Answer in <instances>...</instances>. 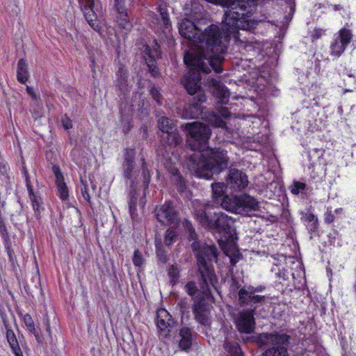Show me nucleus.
Wrapping results in <instances>:
<instances>
[{
    "instance_id": "obj_1",
    "label": "nucleus",
    "mask_w": 356,
    "mask_h": 356,
    "mask_svg": "<svg viewBox=\"0 0 356 356\" xmlns=\"http://www.w3.org/2000/svg\"><path fill=\"white\" fill-rule=\"evenodd\" d=\"M181 127L188 134V148L194 151L187 163L191 172L197 177L210 179L227 168L229 160L227 152L208 146L211 135L209 126L200 122H193L182 124Z\"/></svg>"
},
{
    "instance_id": "obj_2",
    "label": "nucleus",
    "mask_w": 356,
    "mask_h": 356,
    "mask_svg": "<svg viewBox=\"0 0 356 356\" xmlns=\"http://www.w3.org/2000/svg\"><path fill=\"white\" fill-rule=\"evenodd\" d=\"M197 47L190 49L184 56V62H188L207 72L212 68L216 73L222 72L224 60L222 54L227 50V40L218 26L211 24L202 29L195 42Z\"/></svg>"
},
{
    "instance_id": "obj_3",
    "label": "nucleus",
    "mask_w": 356,
    "mask_h": 356,
    "mask_svg": "<svg viewBox=\"0 0 356 356\" xmlns=\"http://www.w3.org/2000/svg\"><path fill=\"white\" fill-rule=\"evenodd\" d=\"M188 238L193 241L191 248L195 252L198 266V284L205 296L211 294V287L218 291V281L212 264L217 260L218 250L215 245H207L197 241V235L191 222L187 220L183 222Z\"/></svg>"
},
{
    "instance_id": "obj_4",
    "label": "nucleus",
    "mask_w": 356,
    "mask_h": 356,
    "mask_svg": "<svg viewBox=\"0 0 356 356\" xmlns=\"http://www.w3.org/2000/svg\"><path fill=\"white\" fill-rule=\"evenodd\" d=\"M142 174L135 168V151L134 149L127 148L124 154V161L122 163V175L126 179L125 184L129 186V208L131 218L134 220H137L138 214L136 211L138 194L137 187L140 181L145 191L150 181V175L147 168L145 159H143Z\"/></svg>"
},
{
    "instance_id": "obj_5",
    "label": "nucleus",
    "mask_w": 356,
    "mask_h": 356,
    "mask_svg": "<svg viewBox=\"0 0 356 356\" xmlns=\"http://www.w3.org/2000/svg\"><path fill=\"white\" fill-rule=\"evenodd\" d=\"M227 184L222 182L211 184L213 198L216 204H220L227 211L241 215H249L252 211H259L260 202L254 197L242 194L229 197L225 195Z\"/></svg>"
},
{
    "instance_id": "obj_6",
    "label": "nucleus",
    "mask_w": 356,
    "mask_h": 356,
    "mask_svg": "<svg viewBox=\"0 0 356 356\" xmlns=\"http://www.w3.org/2000/svg\"><path fill=\"white\" fill-rule=\"evenodd\" d=\"M210 207L209 204H204L197 208L195 210L196 220L202 226L222 233L226 238H228L232 233L234 220L221 211L211 213L208 211Z\"/></svg>"
},
{
    "instance_id": "obj_7",
    "label": "nucleus",
    "mask_w": 356,
    "mask_h": 356,
    "mask_svg": "<svg viewBox=\"0 0 356 356\" xmlns=\"http://www.w3.org/2000/svg\"><path fill=\"white\" fill-rule=\"evenodd\" d=\"M222 2L227 6L222 21L227 27V32L231 34L238 29H247L250 8L246 5L245 1L222 0Z\"/></svg>"
},
{
    "instance_id": "obj_8",
    "label": "nucleus",
    "mask_w": 356,
    "mask_h": 356,
    "mask_svg": "<svg viewBox=\"0 0 356 356\" xmlns=\"http://www.w3.org/2000/svg\"><path fill=\"white\" fill-rule=\"evenodd\" d=\"M291 337L286 333H262L259 336L258 342L266 347L262 356H289L288 348Z\"/></svg>"
},
{
    "instance_id": "obj_9",
    "label": "nucleus",
    "mask_w": 356,
    "mask_h": 356,
    "mask_svg": "<svg viewBox=\"0 0 356 356\" xmlns=\"http://www.w3.org/2000/svg\"><path fill=\"white\" fill-rule=\"evenodd\" d=\"M199 287L195 282L190 281L186 283L184 289L188 296L194 298L193 312L195 320L203 325H207L209 323V305L204 300L213 299L212 289L213 287H211V294L209 296H205L201 291V287Z\"/></svg>"
},
{
    "instance_id": "obj_10",
    "label": "nucleus",
    "mask_w": 356,
    "mask_h": 356,
    "mask_svg": "<svg viewBox=\"0 0 356 356\" xmlns=\"http://www.w3.org/2000/svg\"><path fill=\"white\" fill-rule=\"evenodd\" d=\"M184 63L190 67L189 72L181 79L184 88L189 95L197 97L199 102H205L206 95L201 86L202 76L200 73L208 74L211 72V68L207 72H204L198 66L193 65L188 62Z\"/></svg>"
},
{
    "instance_id": "obj_11",
    "label": "nucleus",
    "mask_w": 356,
    "mask_h": 356,
    "mask_svg": "<svg viewBox=\"0 0 356 356\" xmlns=\"http://www.w3.org/2000/svg\"><path fill=\"white\" fill-rule=\"evenodd\" d=\"M266 289L264 285L256 286L249 285L244 286L238 291V304L239 306L254 305L258 307L265 302L266 296L257 294Z\"/></svg>"
},
{
    "instance_id": "obj_12",
    "label": "nucleus",
    "mask_w": 356,
    "mask_h": 356,
    "mask_svg": "<svg viewBox=\"0 0 356 356\" xmlns=\"http://www.w3.org/2000/svg\"><path fill=\"white\" fill-rule=\"evenodd\" d=\"M240 307L244 309L240 311L234 318L236 327L241 333L251 334L255 328L254 314L257 307L254 305Z\"/></svg>"
},
{
    "instance_id": "obj_13",
    "label": "nucleus",
    "mask_w": 356,
    "mask_h": 356,
    "mask_svg": "<svg viewBox=\"0 0 356 356\" xmlns=\"http://www.w3.org/2000/svg\"><path fill=\"white\" fill-rule=\"evenodd\" d=\"M200 31H202L201 20L184 18L179 23V32L180 35L195 44Z\"/></svg>"
},
{
    "instance_id": "obj_14",
    "label": "nucleus",
    "mask_w": 356,
    "mask_h": 356,
    "mask_svg": "<svg viewBox=\"0 0 356 356\" xmlns=\"http://www.w3.org/2000/svg\"><path fill=\"white\" fill-rule=\"evenodd\" d=\"M227 187L232 193H238L244 190L248 185V176L243 171L231 168L226 179Z\"/></svg>"
},
{
    "instance_id": "obj_15",
    "label": "nucleus",
    "mask_w": 356,
    "mask_h": 356,
    "mask_svg": "<svg viewBox=\"0 0 356 356\" xmlns=\"http://www.w3.org/2000/svg\"><path fill=\"white\" fill-rule=\"evenodd\" d=\"M156 217L162 225L176 226L179 223L177 213L170 202H165L155 209Z\"/></svg>"
},
{
    "instance_id": "obj_16",
    "label": "nucleus",
    "mask_w": 356,
    "mask_h": 356,
    "mask_svg": "<svg viewBox=\"0 0 356 356\" xmlns=\"http://www.w3.org/2000/svg\"><path fill=\"white\" fill-rule=\"evenodd\" d=\"M352 38L353 34L349 29H341L339 31V35L334 38L330 44V55L336 57L341 56Z\"/></svg>"
},
{
    "instance_id": "obj_17",
    "label": "nucleus",
    "mask_w": 356,
    "mask_h": 356,
    "mask_svg": "<svg viewBox=\"0 0 356 356\" xmlns=\"http://www.w3.org/2000/svg\"><path fill=\"white\" fill-rule=\"evenodd\" d=\"M156 324L161 335L165 338L169 336L176 322L165 309L161 308L156 312Z\"/></svg>"
},
{
    "instance_id": "obj_18",
    "label": "nucleus",
    "mask_w": 356,
    "mask_h": 356,
    "mask_svg": "<svg viewBox=\"0 0 356 356\" xmlns=\"http://www.w3.org/2000/svg\"><path fill=\"white\" fill-rule=\"evenodd\" d=\"M160 54L161 51L157 44H156L153 48L146 46L143 51V58L147 65L149 72L154 78L160 76V72L156 65V59L160 57Z\"/></svg>"
},
{
    "instance_id": "obj_19",
    "label": "nucleus",
    "mask_w": 356,
    "mask_h": 356,
    "mask_svg": "<svg viewBox=\"0 0 356 356\" xmlns=\"http://www.w3.org/2000/svg\"><path fill=\"white\" fill-rule=\"evenodd\" d=\"M205 84L209 88L218 103L226 104L229 101V92L226 86L214 78L209 77Z\"/></svg>"
},
{
    "instance_id": "obj_20",
    "label": "nucleus",
    "mask_w": 356,
    "mask_h": 356,
    "mask_svg": "<svg viewBox=\"0 0 356 356\" xmlns=\"http://www.w3.org/2000/svg\"><path fill=\"white\" fill-rule=\"evenodd\" d=\"M23 174L25 177L26 186L29 192V196L31 202L32 207L34 211V215L38 220H40L42 212L44 210V208L42 206L43 203L42 198L40 195L34 193L29 175L26 169L23 170Z\"/></svg>"
},
{
    "instance_id": "obj_21",
    "label": "nucleus",
    "mask_w": 356,
    "mask_h": 356,
    "mask_svg": "<svg viewBox=\"0 0 356 356\" xmlns=\"http://www.w3.org/2000/svg\"><path fill=\"white\" fill-rule=\"evenodd\" d=\"M113 8L117 13L119 26L122 29L129 30L132 25L128 17L126 0H113Z\"/></svg>"
},
{
    "instance_id": "obj_22",
    "label": "nucleus",
    "mask_w": 356,
    "mask_h": 356,
    "mask_svg": "<svg viewBox=\"0 0 356 356\" xmlns=\"http://www.w3.org/2000/svg\"><path fill=\"white\" fill-rule=\"evenodd\" d=\"M81 7L84 13V17L90 27L95 31L99 32L101 30V26L97 19V5L95 3V1L92 5H88V3H85L81 5Z\"/></svg>"
},
{
    "instance_id": "obj_23",
    "label": "nucleus",
    "mask_w": 356,
    "mask_h": 356,
    "mask_svg": "<svg viewBox=\"0 0 356 356\" xmlns=\"http://www.w3.org/2000/svg\"><path fill=\"white\" fill-rule=\"evenodd\" d=\"M52 171L56 177V185L58 190V195L63 201H65L68 199L69 191L64 181V177L60 172L59 166L58 165H54L52 167Z\"/></svg>"
},
{
    "instance_id": "obj_24",
    "label": "nucleus",
    "mask_w": 356,
    "mask_h": 356,
    "mask_svg": "<svg viewBox=\"0 0 356 356\" xmlns=\"http://www.w3.org/2000/svg\"><path fill=\"white\" fill-rule=\"evenodd\" d=\"M159 17L155 19L156 21V23L167 38L168 34L170 33L172 28L168 9L165 7L159 6Z\"/></svg>"
},
{
    "instance_id": "obj_25",
    "label": "nucleus",
    "mask_w": 356,
    "mask_h": 356,
    "mask_svg": "<svg viewBox=\"0 0 356 356\" xmlns=\"http://www.w3.org/2000/svg\"><path fill=\"white\" fill-rule=\"evenodd\" d=\"M203 102H199L197 97H193L190 103L187 104L182 113V118L186 119L197 118L202 113L201 104Z\"/></svg>"
},
{
    "instance_id": "obj_26",
    "label": "nucleus",
    "mask_w": 356,
    "mask_h": 356,
    "mask_svg": "<svg viewBox=\"0 0 356 356\" xmlns=\"http://www.w3.org/2000/svg\"><path fill=\"white\" fill-rule=\"evenodd\" d=\"M160 138L163 146L166 149V152H168L167 148H174L182 141V138L177 130L172 132L168 131L167 134H161Z\"/></svg>"
},
{
    "instance_id": "obj_27",
    "label": "nucleus",
    "mask_w": 356,
    "mask_h": 356,
    "mask_svg": "<svg viewBox=\"0 0 356 356\" xmlns=\"http://www.w3.org/2000/svg\"><path fill=\"white\" fill-rule=\"evenodd\" d=\"M178 341L179 347L181 350L188 351L191 346L193 341V334L191 330L188 327H184L179 330Z\"/></svg>"
},
{
    "instance_id": "obj_28",
    "label": "nucleus",
    "mask_w": 356,
    "mask_h": 356,
    "mask_svg": "<svg viewBox=\"0 0 356 356\" xmlns=\"http://www.w3.org/2000/svg\"><path fill=\"white\" fill-rule=\"evenodd\" d=\"M223 348L229 356H244L238 343L235 340H232L229 337L225 338Z\"/></svg>"
},
{
    "instance_id": "obj_29",
    "label": "nucleus",
    "mask_w": 356,
    "mask_h": 356,
    "mask_svg": "<svg viewBox=\"0 0 356 356\" xmlns=\"http://www.w3.org/2000/svg\"><path fill=\"white\" fill-rule=\"evenodd\" d=\"M118 79L116 81V86L120 90V96H125L129 92V86L127 84V72L123 67H120L118 72Z\"/></svg>"
},
{
    "instance_id": "obj_30",
    "label": "nucleus",
    "mask_w": 356,
    "mask_h": 356,
    "mask_svg": "<svg viewBox=\"0 0 356 356\" xmlns=\"http://www.w3.org/2000/svg\"><path fill=\"white\" fill-rule=\"evenodd\" d=\"M158 127L162 134H167L177 131V127L174 120L167 117L163 116L158 120Z\"/></svg>"
},
{
    "instance_id": "obj_31",
    "label": "nucleus",
    "mask_w": 356,
    "mask_h": 356,
    "mask_svg": "<svg viewBox=\"0 0 356 356\" xmlns=\"http://www.w3.org/2000/svg\"><path fill=\"white\" fill-rule=\"evenodd\" d=\"M28 65L25 60L19 59L17 63V77L19 82L24 83L29 79Z\"/></svg>"
},
{
    "instance_id": "obj_32",
    "label": "nucleus",
    "mask_w": 356,
    "mask_h": 356,
    "mask_svg": "<svg viewBox=\"0 0 356 356\" xmlns=\"http://www.w3.org/2000/svg\"><path fill=\"white\" fill-rule=\"evenodd\" d=\"M170 172L177 191L179 193H184L186 190V184L180 172L177 168H173L171 169Z\"/></svg>"
},
{
    "instance_id": "obj_33",
    "label": "nucleus",
    "mask_w": 356,
    "mask_h": 356,
    "mask_svg": "<svg viewBox=\"0 0 356 356\" xmlns=\"http://www.w3.org/2000/svg\"><path fill=\"white\" fill-rule=\"evenodd\" d=\"M181 268L177 265H170L167 269L170 283L174 286L179 282L180 278Z\"/></svg>"
},
{
    "instance_id": "obj_34",
    "label": "nucleus",
    "mask_w": 356,
    "mask_h": 356,
    "mask_svg": "<svg viewBox=\"0 0 356 356\" xmlns=\"http://www.w3.org/2000/svg\"><path fill=\"white\" fill-rule=\"evenodd\" d=\"M208 120L213 127L221 128L226 127L225 122L218 114L213 112L209 114Z\"/></svg>"
},
{
    "instance_id": "obj_35",
    "label": "nucleus",
    "mask_w": 356,
    "mask_h": 356,
    "mask_svg": "<svg viewBox=\"0 0 356 356\" xmlns=\"http://www.w3.org/2000/svg\"><path fill=\"white\" fill-rule=\"evenodd\" d=\"M6 339L12 350L19 351V345L13 330L6 332Z\"/></svg>"
},
{
    "instance_id": "obj_36",
    "label": "nucleus",
    "mask_w": 356,
    "mask_h": 356,
    "mask_svg": "<svg viewBox=\"0 0 356 356\" xmlns=\"http://www.w3.org/2000/svg\"><path fill=\"white\" fill-rule=\"evenodd\" d=\"M156 253L159 261L162 264H166L168 261V257L166 252L164 250L163 245L159 243L156 244Z\"/></svg>"
},
{
    "instance_id": "obj_37",
    "label": "nucleus",
    "mask_w": 356,
    "mask_h": 356,
    "mask_svg": "<svg viewBox=\"0 0 356 356\" xmlns=\"http://www.w3.org/2000/svg\"><path fill=\"white\" fill-rule=\"evenodd\" d=\"M177 232L174 229H168L165 232L164 240V243L165 245H170L174 242V239L177 237Z\"/></svg>"
},
{
    "instance_id": "obj_38",
    "label": "nucleus",
    "mask_w": 356,
    "mask_h": 356,
    "mask_svg": "<svg viewBox=\"0 0 356 356\" xmlns=\"http://www.w3.org/2000/svg\"><path fill=\"white\" fill-rule=\"evenodd\" d=\"M149 93L153 99L159 104H162L163 96L160 93L159 90L155 87L152 86L149 90Z\"/></svg>"
},
{
    "instance_id": "obj_39",
    "label": "nucleus",
    "mask_w": 356,
    "mask_h": 356,
    "mask_svg": "<svg viewBox=\"0 0 356 356\" xmlns=\"http://www.w3.org/2000/svg\"><path fill=\"white\" fill-rule=\"evenodd\" d=\"M133 263L134 266L137 267H141L144 264V259L142 253L138 250L134 251Z\"/></svg>"
},
{
    "instance_id": "obj_40",
    "label": "nucleus",
    "mask_w": 356,
    "mask_h": 356,
    "mask_svg": "<svg viewBox=\"0 0 356 356\" xmlns=\"http://www.w3.org/2000/svg\"><path fill=\"white\" fill-rule=\"evenodd\" d=\"M306 187L305 183L300 181H294L291 186V193L298 195L300 192L302 191Z\"/></svg>"
},
{
    "instance_id": "obj_41",
    "label": "nucleus",
    "mask_w": 356,
    "mask_h": 356,
    "mask_svg": "<svg viewBox=\"0 0 356 356\" xmlns=\"http://www.w3.org/2000/svg\"><path fill=\"white\" fill-rule=\"evenodd\" d=\"M81 183H82V186L81 188V193L82 197H83V199L86 201H87L88 203H90V196L89 195L87 186L85 184H83V180H81Z\"/></svg>"
},
{
    "instance_id": "obj_42",
    "label": "nucleus",
    "mask_w": 356,
    "mask_h": 356,
    "mask_svg": "<svg viewBox=\"0 0 356 356\" xmlns=\"http://www.w3.org/2000/svg\"><path fill=\"white\" fill-rule=\"evenodd\" d=\"M292 274L286 269L279 270V272L276 273V275L279 279H282L283 280H289L290 275Z\"/></svg>"
},
{
    "instance_id": "obj_43",
    "label": "nucleus",
    "mask_w": 356,
    "mask_h": 356,
    "mask_svg": "<svg viewBox=\"0 0 356 356\" xmlns=\"http://www.w3.org/2000/svg\"><path fill=\"white\" fill-rule=\"evenodd\" d=\"M307 229L309 230V232L311 234L316 233L318 228V220H316L314 222L308 223L307 225Z\"/></svg>"
},
{
    "instance_id": "obj_44",
    "label": "nucleus",
    "mask_w": 356,
    "mask_h": 356,
    "mask_svg": "<svg viewBox=\"0 0 356 356\" xmlns=\"http://www.w3.org/2000/svg\"><path fill=\"white\" fill-rule=\"evenodd\" d=\"M325 33V30L322 29H315L312 34V37L314 40L319 39Z\"/></svg>"
},
{
    "instance_id": "obj_45",
    "label": "nucleus",
    "mask_w": 356,
    "mask_h": 356,
    "mask_svg": "<svg viewBox=\"0 0 356 356\" xmlns=\"http://www.w3.org/2000/svg\"><path fill=\"white\" fill-rule=\"evenodd\" d=\"M61 122H62V124H63V127L65 129H69L72 127V121L68 117H67V116L63 117L61 120Z\"/></svg>"
},
{
    "instance_id": "obj_46",
    "label": "nucleus",
    "mask_w": 356,
    "mask_h": 356,
    "mask_svg": "<svg viewBox=\"0 0 356 356\" xmlns=\"http://www.w3.org/2000/svg\"><path fill=\"white\" fill-rule=\"evenodd\" d=\"M334 220V215L332 210L327 209L325 213V222L330 224Z\"/></svg>"
},
{
    "instance_id": "obj_47",
    "label": "nucleus",
    "mask_w": 356,
    "mask_h": 356,
    "mask_svg": "<svg viewBox=\"0 0 356 356\" xmlns=\"http://www.w3.org/2000/svg\"><path fill=\"white\" fill-rule=\"evenodd\" d=\"M305 220L308 223L314 222L318 220L317 217L312 213H307L305 216Z\"/></svg>"
},
{
    "instance_id": "obj_48",
    "label": "nucleus",
    "mask_w": 356,
    "mask_h": 356,
    "mask_svg": "<svg viewBox=\"0 0 356 356\" xmlns=\"http://www.w3.org/2000/svg\"><path fill=\"white\" fill-rule=\"evenodd\" d=\"M23 321L27 327L34 324L31 316L29 314H26L24 316Z\"/></svg>"
},
{
    "instance_id": "obj_49",
    "label": "nucleus",
    "mask_w": 356,
    "mask_h": 356,
    "mask_svg": "<svg viewBox=\"0 0 356 356\" xmlns=\"http://www.w3.org/2000/svg\"><path fill=\"white\" fill-rule=\"evenodd\" d=\"M122 131L127 134L131 129L130 122L128 120L122 122Z\"/></svg>"
},
{
    "instance_id": "obj_50",
    "label": "nucleus",
    "mask_w": 356,
    "mask_h": 356,
    "mask_svg": "<svg viewBox=\"0 0 356 356\" xmlns=\"http://www.w3.org/2000/svg\"><path fill=\"white\" fill-rule=\"evenodd\" d=\"M0 233L2 234V236H8L6 226L4 223V222L0 219Z\"/></svg>"
},
{
    "instance_id": "obj_51",
    "label": "nucleus",
    "mask_w": 356,
    "mask_h": 356,
    "mask_svg": "<svg viewBox=\"0 0 356 356\" xmlns=\"http://www.w3.org/2000/svg\"><path fill=\"white\" fill-rule=\"evenodd\" d=\"M219 113L222 117L224 118H228L230 116V113L227 108L222 107L219 110Z\"/></svg>"
},
{
    "instance_id": "obj_52",
    "label": "nucleus",
    "mask_w": 356,
    "mask_h": 356,
    "mask_svg": "<svg viewBox=\"0 0 356 356\" xmlns=\"http://www.w3.org/2000/svg\"><path fill=\"white\" fill-rule=\"evenodd\" d=\"M26 91L28 94L34 99L38 98L36 93L34 92L33 89L29 86L26 87Z\"/></svg>"
},
{
    "instance_id": "obj_53",
    "label": "nucleus",
    "mask_w": 356,
    "mask_h": 356,
    "mask_svg": "<svg viewBox=\"0 0 356 356\" xmlns=\"http://www.w3.org/2000/svg\"><path fill=\"white\" fill-rule=\"evenodd\" d=\"M314 151L316 154V156L318 157V159L322 158L325 152L323 149H314Z\"/></svg>"
},
{
    "instance_id": "obj_54",
    "label": "nucleus",
    "mask_w": 356,
    "mask_h": 356,
    "mask_svg": "<svg viewBox=\"0 0 356 356\" xmlns=\"http://www.w3.org/2000/svg\"><path fill=\"white\" fill-rule=\"evenodd\" d=\"M3 323L6 332H8V330H13L11 329L10 325L8 323V321L6 318H3Z\"/></svg>"
},
{
    "instance_id": "obj_55",
    "label": "nucleus",
    "mask_w": 356,
    "mask_h": 356,
    "mask_svg": "<svg viewBox=\"0 0 356 356\" xmlns=\"http://www.w3.org/2000/svg\"><path fill=\"white\" fill-rule=\"evenodd\" d=\"M35 337V339L36 341L40 343H42V335L40 334V332H37L35 334H34Z\"/></svg>"
},
{
    "instance_id": "obj_56",
    "label": "nucleus",
    "mask_w": 356,
    "mask_h": 356,
    "mask_svg": "<svg viewBox=\"0 0 356 356\" xmlns=\"http://www.w3.org/2000/svg\"><path fill=\"white\" fill-rule=\"evenodd\" d=\"M93 1H94V0H79V3L81 6L83 5L85 3H88V4L92 5V4H93Z\"/></svg>"
},
{
    "instance_id": "obj_57",
    "label": "nucleus",
    "mask_w": 356,
    "mask_h": 356,
    "mask_svg": "<svg viewBox=\"0 0 356 356\" xmlns=\"http://www.w3.org/2000/svg\"><path fill=\"white\" fill-rule=\"evenodd\" d=\"M29 331L31 333H33V334H35L38 331L36 330L35 327V325H32L29 327H27Z\"/></svg>"
},
{
    "instance_id": "obj_58",
    "label": "nucleus",
    "mask_w": 356,
    "mask_h": 356,
    "mask_svg": "<svg viewBox=\"0 0 356 356\" xmlns=\"http://www.w3.org/2000/svg\"><path fill=\"white\" fill-rule=\"evenodd\" d=\"M15 356H23L22 351L21 348H19V351L18 353L17 350H13Z\"/></svg>"
},
{
    "instance_id": "obj_59",
    "label": "nucleus",
    "mask_w": 356,
    "mask_h": 356,
    "mask_svg": "<svg viewBox=\"0 0 356 356\" xmlns=\"http://www.w3.org/2000/svg\"><path fill=\"white\" fill-rule=\"evenodd\" d=\"M46 330L47 332L49 333V334L50 335L51 334V330H50V325H49V321H47V327H46Z\"/></svg>"
},
{
    "instance_id": "obj_60",
    "label": "nucleus",
    "mask_w": 356,
    "mask_h": 356,
    "mask_svg": "<svg viewBox=\"0 0 356 356\" xmlns=\"http://www.w3.org/2000/svg\"><path fill=\"white\" fill-rule=\"evenodd\" d=\"M245 48L246 49H252V48H253L252 45L250 44H248L245 46Z\"/></svg>"
},
{
    "instance_id": "obj_61",
    "label": "nucleus",
    "mask_w": 356,
    "mask_h": 356,
    "mask_svg": "<svg viewBox=\"0 0 356 356\" xmlns=\"http://www.w3.org/2000/svg\"><path fill=\"white\" fill-rule=\"evenodd\" d=\"M341 8V7L339 6V5H335L334 6V9L337 10H340Z\"/></svg>"
},
{
    "instance_id": "obj_62",
    "label": "nucleus",
    "mask_w": 356,
    "mask_h": 356,
    "mask_svg": "<svg viewBox=\"0 0 356 356\" xmlns=\"http://www.w3.org/2000/svg\"><path fill=\"white\" fill-rule=\"evenodd\" d=\"M353 291H354L355 294L356 295V281L353 285Z\"/></svg>"
},
{
    "instance_id": "obj_63",
    "label": "nucleus",
    "mask_w": 356,
    "mask_h": 356,
    "mask_svg": "<svg viewBox=\"0 0 356 356\" xmlns=\"http://www.w3.org/2000/svg\"><path fill=\"white\" fill-rule=\"evenodd\" d=\"M341 211H342V209H335L334 212L336 213H340Z\"/></svg>"
},
{
    "instance_id": "obj_64",
    "label": "nucleus",
    "mask_w": 356,
    "mask_h": 356,
    "mask_svg": "<svg viewBox=\"0 0 356 356\" xmlns=\"http://www.w3.org/2000/svg\"><path fill=\"white\" fill-rule=\"evenodd\" d=\"M256 44L257 45V48L260 49V47H261L260 44L257 42Z\"/></svg>"
}]
</instances>
